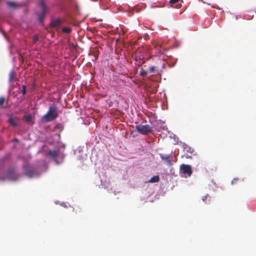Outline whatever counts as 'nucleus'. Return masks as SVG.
I'll list each match as a JSON object with an SVG mask.
<instances>
[{
	"mask_svg": "<svg viewBox=\"0 0 256 256\" xmlns=\"http://www.w3.org/2000/svg\"><path fill=\"white\" fill-rule=\"evenodd\" d=\"M57 110V106L54 104H52L50 106L46 114L42 116V120L45 122H52L58 116Z\"/></svg>",
	"mask_w": 256,
	"mask_h": 256,
	"instance_id": "f257e3e1",
	"label": "nucleus"
},
{
	"mask_svg": "<svg viewBox=\"0 0 256 256\" xmlns=\"http://www.w3.org/2000/svg\"><path fill=\"white\" fill-rule=\"evenodd\" d=\"M136 130L142 134H147L152 132V128L148 124H138L136 126Z\"/></svg>",
	"mask_w": 256,
	"mask_h": 256,
	"instance_id": "f03ea898",
	"label": "nucleus"
},
{
	"mask_svg": "<svg viewBox=\"0 0 256 256\" xmlns=\"http://www.w3.org/2000/svg\"><path fill=\"white\" fill-rule=\"evenodd\" d=\"M39 6L41 7L42 12L38 16V20L40 22H42L45 18L46 13L48 11V8L43 0H40L39 2Z\"/></svg>",
	"mask_w": 256,
	"mask_h": 256,
	"instance_id": "7ed1b4c3",
	"label": "nucleus"
},
{
	"mask_svg": "<svg viewBox=\"0 0 256 256\" xmlns=\"http://www.w3.org/2000/svg\"><path fill=\"white\" fill-rule=\"evenodd\" d=\"M180 172L185 175L190 176L192 174L191 166L188 164H182L180 167Z\"/></svg>",
	"mask_w": 256,
	"mask_h": 256,
	"instance_id": "20e7f679",
	"label": "nucleus"
},
{
	"mask_svg": "<svg viewBox=\"0 0 256 256\" xmlns=\"http://www.w3.org/2000/svg\"><path fill=\"white\" fill-rule=\"evenodd\" d=\"M171 156H166V155H160V158L164 160L165 162L166 163L168 166H172V161L170 159Z\"/></svg>",
	"mask_w": 256,
	"mask_h": 256,
	"instance_id": "39448f33",
	"label": "nucleus"
},
{
	"mask_svg": "<svg viewBox=\"0 0 256 256\" xmlns=\"http://www.w3.org/2000/svg\"><path fill=\"white\" fill-rule=\"evenodd\" d=\"M6 4L8 7L11 9H16L20 7V5L12 1H8Z\"/></svg>",
	"mask_w": 256,
	"mask_h": 256,
	"instance_id": "423d86ee",
	"label": "nucleus"
},
{
	"mask_svg": "<svg viewBox=\"0 0 256 256\" xmlns=\"http://www.w3.org/2000/svg\"><path fill=\"white\" fill-rule=\"evenodd\" d=\"M58 154H59V152L58 150H52L49 151L48 154V155L51 158L55 159L58 157Z\"/></svg>",
	"mask_w": 256,
	"mask_h": 256,
	"instance_id": "0eeeda50",
	"label": "nucleus"
},
{
	"mask_svg": "<svg viewBox=\"0 0 256 256\" xmlns=\"http://www.w3.org/2000/svg\"><path fill=\"white\" fill-rule=\"evenodd\" d=\"M61 24L60 19L54 20L51 21L50 26L52 28H56L60 26Z\"/></svg>",
	"mask_w": 256,
	"mask_h": 256,
	"instance_id": "6e6552de",
	"label": "nucleus"
},
{
	"mask_svg": "<svg viewBox=\"0 0 256 256\" xmlns=\"http://www.w3.org/2000/svg\"><path fill=\"white\" fill-rule=\"evenodd\" d=\"M16 76V73L14 70H12L10 72L9 74L8 80L10 82H12L15 77Z\"/></svg>",
	"mask_w": 256,
	"mask_h": 256,
	"instance_id": "1a4fd4ad",
	"label": "nucleus"
},
{
	"mask_svg": "<svg viewBox=\"0 0 256 256\" xmlns=\"http://www.w3.org/2000/svg\"><path fill=\"white\" fill-rule=\"evenodd\" d=\"M160 180V177H152V178L148 181L149 182H156Z\"/></svg>",
	"mask_w": 256,
	"mask_h": 256,
	"instance_id": "9d476101",
	"label": "nucleus"
},
{
	"mask_svg": "<svg viewBox=\"0 0 256 256\" xmlns=\"http://www.w3.org/2000/svg\"><path fill=\"white\" fill-rule=\"evenodd\" d=\"M62 32L65 34H70L72 32V29L68 27H64L62 29Z\"/></svg>",
	"mask_w": 256,
	"mask_h": 256,
	"instance_id": "9b49d317",
	"label": "nucleus"
},
{
	"mask_svg": "<svg viewBox=\"0 0 256 256\" xmlns=\"http://www.w3.org/2000/svg\"><path fill=\"white\" fill-rule=\"evenodd\" d=\"M24 120L26 122H32V117L30 114H28L24 116Z\"/></svg>",
	"mask_w": 256,
	"mask_h": 256,
	"instance_id": "f8f14e48",
	"label": "nucleus"
},
{
	"mask_svg": "<svg viewBox=\"0 0 256 256\" xmlns=\"http://www.w3.org/2000/svg\"><path fill=\"white\" fill-rule=\"evenodd\" d=\"M8 122L10 124L14 127H16L17 126L16 122L12 118H9Z\"/></svg>",
	"mask_w": 256,
	"mask_h": 256,
	"instance_id": "ddd939ff",
	"label": "nucleus"
},
{
	"mask_svg": "<svg viewBox=\"0 0 256 256\" xmlns=\"http://www.w3.org/2000/svg\"><path fill=\"white\" fill-rule=\"evenodd\" d=\"M148 70H145L144 69H142V70L140 72V75L143 77H145L148 74Z\"/></svg>",
	"mask_w": 256,
	"mask_h": 256,
	"instance_id": "4468645a",
	"label": "nucleus"
},
{
	"mask_svg": "<svg viewBox=\"0 0 256 256\" xmlns=\"http://www.w3.org/2000/svg\"><path fill=\"white\" fill-rule=\"evenodd\" d=\"M156 66H149L148 72H154L156 70Z\"/></svg>",
	"mask_w": 256,
	"mask_h": 256,
	"instance_id": "2eb2a0df",
	"label": "nucleus"
},
{
	"mask_svg": "<svg viewBox=\"0 0 256 256\" xmlns=\"http://www.w3.org/2000/svg\"><path fill=\"white\" fill-rule=\"evenodd\" d=\"M22 92L23 95H25L26 94V86H24V85L22 86Z\"/></svg>",
	"mask_w": 256,
	"mask_h": 256,
	"instance_id": "dca6fc26",
	"label": "nucleus"
},
{
	"mask_svg": "<svg viewBox=\"0 0 256 256\" xmlns=\"http://www.w3.org/2000/svg\"><path fill=\"white\" fill-rule=\"evenodd\" d=\"M32 40H33V42H37L38 41V36H36V35L34 36H33Z\"/></svg>",
	"mask_w": 256,
	"mask_h": 256,
	"instance_id": "f3484780",
	"label": "nucleus"
},
{
	"mask_svg": "<svg viewBox=\"0 0 256 256\" xmlns=\"http://www.w3.org/2000/svg\"><path fill=\"white\" fill-rule=\"evenodd\" d=\"M4 97L0 98V106L2 105L4 101Z\"/></svg>",
	"mask_w": 256,
	"mask_h": 256,
	"instance_id": "a211bd4d",
	"label": "nucleus"
},
{
	"mask_svg": "<svg viewBox=\"0 0 256 256\" xmlns=\"http://www.w3.org/2000/svg\"><path fill=\"white\" fill-rule=\"evenodd\" d=\"M179 0H170V2L171 4H174L178 2Z\"/></svg>",
	"mask_w": 256,
	"mask_h": 256,
	"instance_id": "6ab92c4d",
	"label": "nucleus"
},
{
	"mask_svg": "<svg viewBox=\"0 0 256 256\" xmlns=\"http://www.w3.org/2000/svg\"><path fill=\"white\" fill-rule=\"evenodd\" d=\"M134 60H136V61H138V60H141V58H138V56H136L134 58Z\"/></svg>",
	"mask_w": 256,
	"mask_h": 256,
	"instance_id": "aec40b11",
	"label": "nucleus"
},
{
	"mask_svg": "<svg viewBox=\"0 0 256 256\" xmlns=\"http://www.w3.org/2000/svg\"><path fill=\"white\" fill-rule=\"evenodd\" d=\"M207 196H204L203 198H202V200L203 201H204L206 199V198H207Z\"/></svg>",
	"mask_w": 256,
	"mask_h": 256,
	"instance_id": "412c9836",
	"label": "nucleus"
},
{
	"mask_svg": "<svg viewBox=\"0 0 256 256\" xmlns=\"http://www.w3.org/2000/svg\"><path fill=\"white\" fill-rule=\"evenodd\" d=\"M6 178H7L8 180H9L10 179V178H12V177H9V176H8V177H5Z\"/></svg>",
	"mask_w": 256,
	"mask_h": 256,
	"instance_id": "4be33fe9",
	"label": "nucleus"
},
{
	"mask_svg": "<svg viewBox=\"0 0 256 256\" xmlns=\"http://www.w3.org/2000/svg\"><path fill=\"white\" fill-rule=\"evenodd\" d=\"M237 180L236 178H234V180L232 182L233 183L234 180Z\"/></svg>",
	"mask_w": 256,
	"mask_h": 256,
	"instance_id": "5701e85b",
	"label": "nucleus"
},
{
	"mask_svg": "<svg viewBox=\"0 0 256 256\" xmlns=\"http://www.w3.org/2000/svg\"><path fill=\"white\" fill-rule=\"evenodd\" d=\"M164 63H163V64H162V66H163V67H164Z\"/></svg>",
	"mask_w": 256,
	"mask_h": 256,
	"instance_id": "b1692460",
	"label": "nucleus"
}]
</instances>
